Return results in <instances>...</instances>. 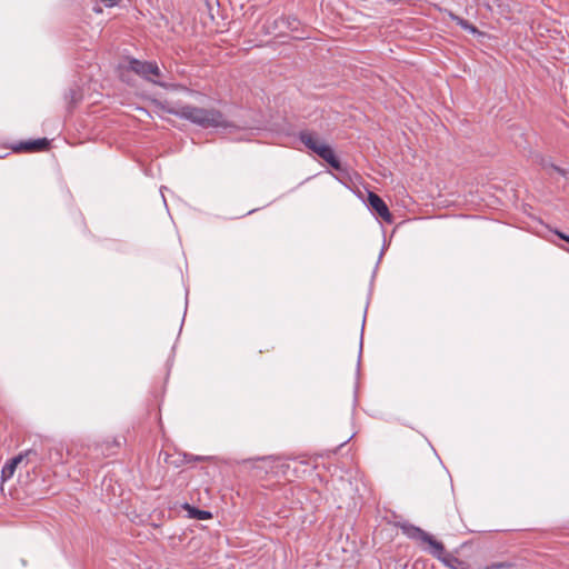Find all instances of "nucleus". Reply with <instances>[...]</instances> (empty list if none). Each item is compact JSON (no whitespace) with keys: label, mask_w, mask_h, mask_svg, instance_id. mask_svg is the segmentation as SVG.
Listing matches in <instances>:
<instances>
[{"label":"nucleus","mask_w":569,"mask_h":569,"mask_svg":"<svg viewBox=\"0 0 569 569\" xmlns=\"http://www.w3.org/2000/svg\"><path fill=\"white\" fill-rule=\"evenodd\" d=\"M541 167L545 170H549L550 169V170L557 172L558 174H560L563 178H567L568 174H569V170L568 169H563V168L555 164L550 159H542L541 160Z\"/></svg>","instance_id":"nucleus-13"},{"label":"nucleus","mask_w":569,"mask_h":569,"mask_svg":"<svg viewBox=\"0 0 569 569\" xmlns=\"http://www.w3.org/2000/svg\"><path fill=\"white\" fill-rule=\"evenodd\" d=\"M363 325H365V320L362 321V326ZM362 332H363V330L361 331V333ZM359 346H360V349H359V357H358V367L360 366V358H361V351H362V336L360 337Z\"/></svg>","instance_id":"nucleus-17"},{"label":"nucleus","mask_w":569,"mask_h":569,"mask_svg":"<svg viewBox=\"0 0 569 569\" xmlns=\"http://www.w3.org/2000/svg\"><path fill=\"white\" fill-rule=\"evenodd\" d=\"M298 137L306 148L323 159L331 168L338 171L342 169L341 161L335 153L333 148L328 143L321 142L316 133L302 130L299 132Z\"/></svg>","instance_id":"nucleus-3"},{"label":"nucleus","mask_w":569,"mask_h":569,"mask_svg":"<svg viewBox=\"0 0 569 569\" xmlns=\"http://www.w3.org/2000/svg\"><path fill=\"white\" fill-rule=\"evenodd\" d=\"M22 462V456L17 455L16 457L8 460L1 469V480H9L17 469V467Z\"/></svg>","instance_id":"nucleus-8"},{"label":"nucleus","mask_w":569,"mask_h":569,"mask_svg":"<svg viewBox=\"0 0 569 569\" xmlns=\"http://www.w3.org/2000/svg\"><path fill=\"white\" fill-rule=\"evenodd\" d=\"M367 206L369 210L380 217L383 221L391 223L392 214L389 211L387 203L377 193L369 191L368 192V202Z\"/></svg>","instance_id":"nucleus-5"},{"label":"nucleus","mask_w":569,"mask_h":569,"mask_svg":"<svg viewBox=\"0 0 569 569\" xmlns=\"http://www.w3.org/2000/svg\"><path fill=\"white\" fill-rule=\"evenodd\" d=\"M450 17L451 19L461 28L463 29L465 31H468L469 33L471 34H476L479 32V30L477 29L476 26H473L471 22H469L468 20L459 17V16H456L453 13H450Z\"/></svg>","instance_id":"nucleus-12"},{"label":"nucleus","mask_w":569,"mask_h":569,"mask_svg":"<svg viewBox=\"0 0 569 569\" xmlns=\"http://www.w3.org/2000/svg\"><path fill=\"white\" fill-rule=\"evenodd\" d=\"M399 527L407 538L428 543L430 546V553L446 566L452 567L451 561H458V559L452 556L445 557L443 543L436 540L430 533H428L420 527H417L409 522L400 523Z\"/></svg>","instance_id":"nucleus-2"},{"label":"nucleus","mask_w":569,"mask_h":569,"mask_svg":"<svg viewBox=\"0 0 569 569\" xmlns=\"http://www.w3.org/2000/svg\"><path fill=\"white\" fill-rule=\"evenodd\" d=\"M19 456H22V462L26 461V463L34 462L36 465H40L44 460L43 456L38 451L36 447L20 452Z\"/></svg>","instance_id":"nucleus-9"},{"label":"nucleus","mask_w":569,"mask_h":569,"mask_svg":"<svg viewBox=\"0 0 569 569\" xmlns=\"http://www.w3.org/2000/svg\"><path fill=\"white\" fill-rule=\"evenodd\" d=\"M166 189H167L166 187H161V188H160V193H161V196H162L163 203H164V206L167 207V201H166V198H164V196H163V190H166Z\"/></svg>","instance_id":"nucleus-20"},{"label":"nucleus","mask_w":569,"mask_h":569,"mask_svg":"<svg viewBox=\"0 0 569 569\" xmlns=\"http://www.w3.org/2000/svg\"><path fill=\"white\" fill-rule=\"evenodd\" d=\"M300 20L296 16H281L273 21V28H284L290 31H298L300 28Z\"/></svg>","instance_id":"nucleus-7"},{"label":"nucleus","mask_w":569,"mask_h":569,"mask_svg":"<svg viewBox=\"0 0 569 569\" xmlns=\"http://www.w3.org/2000/svg\"><path fill=\"white\" fill-rule=\"evenodd\" d=\"M128 69L140 76L142 79L166 88V83L160 81L161 71L156 61H143L137 58H130L128 61Z\"/></svg>","instance_id":"nucleus-4"},{"label":"nucleus","mask_w":569,"mask_h":569,"mask_svg":"<svg viewBox=\"0 0 569 569\" xmlns=\"http://www.w3.org/2000/svg\"><path fill=\"white\" fill-rule=\"evenodd\" d=\"M386 246H387V244H386V241H385V242H383V246H382V249H381V251H380V254H379V258H378V262H377V264H379V262H380V260H381V258H382V256H383V252H385V250H386ZM377 267H378V266H376V268H377Z\"/></svg>","instance_id":"nucleus-19"},{"label":"nucleus","mask_w":569,"mask_h":569,"mask_svg":"<svg viewBox=\"0 0 569 569\" xmlns=\"http://www.w3.org/2000/svg\"><path fill=\"white\" fill-rule=\"evenodd\" d=\"M271 457H259V458H256V459H248V460H244L243 462H252V461H267L269 460Z\"/></svg>","instance_id":"nucleus-18"},{"label":"nucleus","mask_w":569,"mask_h":569,"mask_svg":"<svg viewBox=\"0 0 569 569\" xmlns=\"http://www.w3.org/2000/svg\"><path fill=\"white\" fill-rule=\"evenodd\" d=\"M186 509L188 510V516L192 519L197 520H207L212 517L211 512L208 510H202L196 507H191L190 505L186 503Z\"/></svg>","instance_id":"nucleus-11"},{"label":"nucleus","mask_w":569,"mask_h":569,"mask_svg":"<svg viewBox=\"0 0 569 569\" xmlns=\"http://www.w3.org/2000/svg\"><path fill=\"white\" fill-rule=\"evenodd\" d=\"M512 565L510 562H493L487 567V569H505L510 568Z\"/></svg>","instance_id":"nucleus-15"},{"label":"nucleus","mask_w":569,"mask_h":569,"mask_svg":"<svg viewBox=\"0 0 569 569\" xmlns=\"http://www.w3.org/2000/svg\"><path fill=\"white\" fill-rule=\"evenodd\" d=\"M50 147V140L47 138H38L28 141H20L12 147L13 151L38 152L44 151Z\"/></svg>","instance_id":"nucleus-6"},{"label":"nucleus","mask_w":569,"mask_h":569,"mask_svg":"<svg viewBox=\"0 0 569 569\" xmlns=\"http://www.w3.org/2000/svg\"><path fill=\"white\" fill-rule=\"evenodd\" d=\"M184 458L188 462H191V461H204V460H209L210 457H207V456H193V455H184Z\"/></svg>","instance_id":"nucleus-14"},{"label":"nucleus","mask_w":569,"mask_h":569,"mask_svg":"<svg viewBox=\"0 0 569 569\" xmlns=\"http://www.w3.org/2000/svg\"><path fill=\"white\" fill-rule=\"evenodd\" d=\"M82 92L79 86H73L69 88L68 92L66 93V100L68 101V108H73L78 102L82 100Z\"/></svg>","instance_id":"nucleus-10"},{"label":"nucleus","mask_w":569,"mask_h":569,"mask_svg":"<svg viewBox=\"0 0 569 569\" xmlns=\"http://www.w3.org/2000/svg\"><path fill=\"white\" fill-rule=\"evenodd\" d=\"M555 233L563 241L568 242L569 243V234L562 232V231H559V230H556Z\"/></svg>","instance_id":"nucleus-16"},{"label":"nucleus","mask_w":569,"mask_h":569,"mask_svg":"<svg viewBox=\"0 0 569 569\" xmlns=\"http://www.w3.org/2000/svg\"><path fill=\"white\" fill-rule=\"evenodd\" d=\"M164 111L203 129L228 128L230 126L224 114L214 108L206 109L191 104H176L167 107Z\"/></svg>","instance_id":"nucleus-1"}]
</instances>
